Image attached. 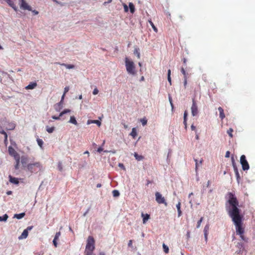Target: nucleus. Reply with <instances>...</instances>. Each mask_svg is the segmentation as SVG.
<instances>
[{
  "label": "nucleus",
  "mask_w": 255,
  "mask_h": 255,
  "mask_svg": "<svg viewBox=\"0 0 255 255\" xmlns=\"http://www.w3.org/2000/svg\"><path fill=\"white\" fill-rule=\"evenodd\" d=\"M176 208L177 209L178 211V216L179 217L182 215V211L181 210V202H179L176 205Z\"/></svg>",
  "instance_id": "obj_19"
},
{
  "label": "nucleus",
  "mask_w": 255,
  "mask_h": 255,
  "mask_svg": "<svg viewBox=\"0 0 255 255\" xmlns=\"http://www.w3.org/2000/svg\"><path fill=\"white\" fill-rule=\"evenodd\" d=\"M69 87H66L64 88V94H66V93H67L69 91Z\"/></svg>",
  "instance_id": "obj_49"
},
{
  "label": "nucleus",
  "mask_w": 255,
  "mask_h": 255,
  "mask_svg": "<svg viewBox=\"0 0 255 255\" xmlns=\"http://www.w3.org/2000/svg\"><path fill=\"white\" fill-rule=\"evenodd\" d=\"M9 181L11 183L17 184L19 183L18 179L15 177H12L11 176H9Z\"/></svg>",
  "instance_id": "obj_17"
},
{
  "label": "nucleus",
  "mask_w": 255,
  "mask_h": 255,
  "mask_svg": "<svg viewBox=\"0 0 255 255\" xmlns=\"http://www.w3.org/2000/svg\"><path fill=\"white\" fill-rule=\"evenodd\" d=\"M65 95V94H63V95H62V98H61V100L60 102L59 103V105H61V104H62V101L63 100L64 98Z\"/></svg>",
  "instance_id": "obj_57"
},
{
  "label": "nucleus",
  "mask_w": 255,
  "mask_h": 255,
  "mask_svg": "<svg viewBox=\"0 0 255 255\" xmlns=\"http://www.w3.org/2000/svg\"><path fill=\"white\" fill-rule=\"evenodd\" d=\"M187 84V78H184V86L185 88H186Z\"/></svg>",
  "instance_id": "obj_50"
},
{
  "label": "nucleus",
  "mask_w": 255,
  "mask_h": 255,
  "mask_svg": "<svg viewBox=\"0 0 255 255\" xmlns=\"http://www.w3.org/2000/svg\"><path fill=\"white\" fill-rule=\"evenodd\" d=\"M119 166L121 167V168H123L125 169L124 165V164L123 163H119Z\"/></svg>",
  "instance_id": "obj_61"
},
{
  "label": "nucleus",
  "mask_w": 255,
  "mask_h": 255,
  "mask_svg": "<svg viewBox=\"0 0 255 255\" xmlns=\"http://www.w3.org/2000/svg\"><path fill=\"white\" fill-rule=\"evenodd\" d=\"M191 110L192 115L193 116H196L198 115V106L194 99H192V105L191 108Z\"/></svg>",
  "instance_id": "obj_7"
},
{
  "label": "nucleus",
  "mask_w": 255,
  "mask_h": 255,
  "mask_svg": "<svg viewBox=\"0 0 255 255\" xmlns=\"http://www.w3.org/2000/svg\"><path fill=\"white\" fill-rule=\"evenodd\" d=\"M141 217L143 218V223L145 224L147 220L150 218V215L148 214H141Z\"/></svg>",
  "instance_id": "obj_14"
},
{
  "label": "nucleus",
  "mask_w": 255,
  "mask_h": 255,
  "mask_svg": "<svg viewBox=\"0 0 255 255\" xmlns=\"http://www.w3.org/2000/svg\"><path fill=\"white\" fill-rule=\"evenodd\" d=\"M33 228V226H28L26 229L24 230L21 235L18 237L19 240L26 239L28 235V231Z\"/></svg>",
  "instance_id": "obj_9"
},
{
  "label": "nucleus",
  "mask_w": 255,
  "mask_h": 255,
  "mask_svg": "<svg viewBox=\"0 0 255 255\" xmlns=\"http://www.w3.org/2000/svg\"><path fill=\"white\" fill-rule=\"evenodd\" d=\"M99 93V90L97 88H95L93 90V95H97Z\"/></svg>",
  "instance_id": "obj_47"
},
{
  "label": "nucleus",
  "mask_w": 255,
  "mask_h": 255,
  "mask_svg": "<svg viewBox=\"0 0 255 255\" xmlns=\"http://www.w3.org/2000/svg\"><path fill=\"white\" fill-rule=\"evenodd\" d=\"M126 69L128 73L131 75H135L136 71L135 70V66L132 61H130L128 58L125 60Z\"/></svg>",
  "instance_id": "obj_4"
},
{
  "label": "nucleus",
  "mask_w": 255,
  "mask_h": 255,
  "mask_svg": "<svg viewBox=\"0 0 255 255\" xmlns=\"http://www.w3.org/2000/svg\"><path fill=\"white\" fill-rule=\"evenodd\" d=\"M188 116V112L187 111H185L184 113V121L183 124L185 126V128H187V117Z\"/></svg>",
  "instance_id": "obj_20"
},
{
  "label": "nucleus",
  "mask_w": 255,
  "mask_h": 255,
  "mask_svg": "<svg viewBox=\"0 0 255 255\" xmlns=\"http://www.w3.org/2000/svg\"><path fill=\"white\" fill-rule=\"evenodd\" d=\"M162 247H163V249L164 252L166 254H168L169 253V248H168V247L164 243L163 244Z\"/></svg>",
  "instance_id": "obj_36"
},
{
  "label": "nucleus",
  "mask_w": 255,
  "mask_h": 255,
  "mask_svg": "<svg viewBox=\"0 0 255 255\" xmlns=\"http://www.w3.org/2000/svg\"><path fill=\"white\" fill-rule=\"evenodd\" d=\"M46 131L48 132V133H52L53 132L54 130V127H49L48 126H47L46 127Z\"/></svg>",
  "instance_id": "obj_31"
},
{
  "label": "nucleus",
  "mask_w": 255,
  "mask_h": 255,
  "mask_svg": "<svg viewBox=\"0 0 255 255\" xmlns=\"http://www.w3.org/2000/svg\"><path fill=\"white\" fill-rule=\"evenodd\" d=\"M155 200L158 204H163L165 206H167V203L166 202L165 199L162 195L158 192H156L155 193Z\"/></svg>",
  "instance_id": "obj_5"
},
{
  "label": "nucleus",
  "mask_w": 255,
  "mask_h": 255,
  "mask_svg": "<svg viewBox=\"0 0 255 255\" xmlns=\"http://www.w3.org/2000/svg\"><path fill=\"white\" fill-rule=\"evenodd\" d=\"M124 10H125V12H128V6L125 3L124 4Z\"/></svg>",
  "instance_id": "obj_45"
},
{
  "label": "nucleus",
  "mask_w": 255,
  "mask_h": 255,
  "mask_svg": "<svg viewBox=\"0 0 255 255\" xmlns=\"http://www.w3.org/2000/svg\"><path fill=\"white\" fill-rule=\"evenodd\" d=\"M233 129L232 128H230L228 130H227V133L228 134H229V135L232 138L233 137Z\"/></svg>",
  "instance_id": "obj_38"
},
{
  "label": "nucleus",
  "mask_w": 255,
  "mask_h": 255,
  "mask_svg": "<svg viewBox=\"0 0 255 255\" xmlns=\"http://www.w3.org/2000/svg\"><path fill=\"white\" fill-rule=\"evenodd\" d=\"M4 144H5V145H7V143H8V142H7V139H4Z\"/></svg>",
  "instance_id": "obj_64"
},
{
  "label": "nucleus",
  "mask_w": 255,
  "mask_h": 255,
  "mask_svg": "<svg viewBox=\"0 0 255 255\" xmlns=\"http://www.w3.org/2000/svg\"><path fill=\"white\" fill-rule=\"evenodd\" d=\"M61 235V233L60 232H57L55 235V237H54V239L55 240H58V238H59L60 236Z\"/></svg>",
  "instance_id": "obj_44"
},
{
  "label": "nucleus",
  "mask_w": 255,
  "mask_h": 255,
  "mask_svg": "<svg viewBox=\"0 0 255 255\" xmlns=\"http://www.w3.org/2000/svg\"><path fill=\"white\" fill-rule=\"evenodd\" d=\"M133 53H134V54H135L137 56V57L138 59L140 58V52H139V48H134Z\"/></svg>",
  "instance_id": "obj_24"
},
{
  "label": "nucleus",
  "mask_w": 255,
  "mask_h": 255,
  "mask_svg": "<svg viewBox=\"0 0 255 255\" xmlns=\"http://www.w3.org/2000/svg\"><path fill=\"white\" fill-rule=\"evenodd\" d=\"M28 161V158L26 156H22L21 157V162L23 166L24 167V165L27 163Z\"/></svg>",
  "instance_id": "obj_18"
},
{
  "label": "nucleus",
  "mask_w": 255,
  "mask_h": 255,
  "mask_svg": "<svg viewBox=\"0 0 255 255\" xmlns=\"http://www.w3.org/2000/svg\"><path fill=\"white\" fill-rule=\"evenodd\" d=\"M129 7L130 12L131 13H133L135 11V7H134V4L131 2H129Z\"/></svg>",
  "instance_id": "obj_22"
},
{
  "label": "nucleus",
  "mask_w": 255,
  "mask_h": 255,
  "mask_svg": "<svg viewBox=\"0 0 255 255\" xmlns=\"http://www.w3.org/2000/svg\"><path fill=\"white\" fill-rule=\"evenodd\" d=\"M103 150V148L102 147H100L97 149V152L100 153Z\"/></svg>",
  "instance_id": "obj_55"
},
{
  "label": "nucleus",
  "mask_w": 255,
  "mask_h": 255,
  "mask_svg": "<svg viewBox=\"0 0 255 255\" xmlns=\"http://www.w3.org/2000/svg\"><path fill=\"white\" fill-rule=\"evenodd\" d=\"M8 218L7 214H4L2 216H0V221H6Z\"/></svg>",
  "instance_id": "obj_34"
},
{
  "label": "nucleus",
  "mask_w": 255,
  "mask_h": 255,
  "mask_svg": "<svg viewBox=\"0 0 255 255\" xmlns=\"http://www.w3.org/2000/svg\"><path fill=\"white\" fill-rule=\"evenodd\" d=\"M4 131V130L3 129L2 127L0 125V133L2 134V132Z\"/></svg>",
  "instance_id": "obj_60"
},
{
  "label": "nucleus",
  "mask_w": 255,
  "mask_h": 255,
  "mask_svg": "<svg viewBox=\"0 0 255 255\" xmlns=\"http://www.w3.org/2000/svg\"><path fill=\"white\" fill-rule=\"evenodd\" d=\"M32 11V12L34 13V14L35 15H37L38 14V11L36 10H31Z\"/></svg>",
  "instance_id": "obj_58"
},
{
  "label": "nucleus",
  "mask_w": 255,
  "mask_h": 255,
  "mask_svg": "<svg viewBox=\"0 0 255 255\" xmlns=\"http://www.w3.org/2000/svg\"><path fill=\"white\" fill-rule=\"evenodd\" d=\"M128 246L130 248H132V241L129 240L128 243Z\"/></svg>",
  "instance_id": "obj_48"
},
{
  "label": "nucleus",
  "mask_w": 255,
  "mask_h": 255,
  "mask_svg": "<svg viewBox=\"0 0 255 255\" xmlns=\"http://www.w3.org/2000/svg\"><path fill=\"white\" fill-rule=\"evenodd\" d=\"M218 109L220 113V118L221 120H223L225 118V115L224 114L223 109L220 107Z\"/></svg>",
  "instance_id": "obj_15"
},
{
  "label": "nucleus",
  "mask_w": 255,
  "mask_h": 255,
  "mask_svg": "<svg viewBox=\"0 0 255 255\" xmlns=\"http://www.w3.org/2000/svg\"><path fill=\"white\" fill-rule=\"evenodd\" d=\"M27 169L30 173H36L38 172L41 171L42 168V165L41 163L38 161L33 163H30L25 166Z\"/></svg>",
  "instance_id": "obj_3"
},
{
  "label": "nucleus",
  "mask_w": 255,
  "mask_h": 255,
  "mask_svg": "<svg viewBox=\"0 0 255 255\" xmlns=\"http://www.w3.org/2000/svg\"><path fill=\"white\" fill-rule=\"evenodd\" d=\"M58 169L59 171H62L63 170V166L61 162H59L58 163Z\"/></svg>",
  "instance_id": "obj_42"
},
{
  "label": "nucleus",
  "mask_w": 255,
  "mask_h": 255,
  "mask_svg": "<svg viewBox=\"0 0 255 255\" xmlns=\"http://www.w3.org/2000/svg\"><path fill=\"white\" fill-rule=\"evenodd\" d=\"M228 196V202L231 206V208L228 211L229 215L235 225L237 234L240 236L242 240L247 242L248 239L244 236L245 228L242 222L243 217L240 215V209L238 208V201L232 193L229 192Z\"/></svg>",
  "instance_id": "obj_1"
},
{
  "label": "nucleus",
  "mask_w": 255,
  "mask_h": 255,
  "mask_svg": "<svg viewBox=\"0 0 255 255\" xmlns=\"http://www.w3.org/2000/svg\"><path fill=\"white\" fill-rule=\"evenodd\" d=\"M171 70L169 69L168 70V73H167V79L168 81L169 82L170 85H171Z\"/></svg>",
  "instance_id": "obj_32"
},
{
  "label": "nucleus",
  "mask_w": 255,
  "mask_h": 255,
  "mask_svg": "<svg viewBox=\"0 0 255 255\" xmlns=\"http://www.w3.org/2000/svg\"><path fill=\"white\" fill-rule=\"evenodd\" d=\"M56 241H57V240H55V239H54V240L53 241V243L55 247H57V243Z\"/></svg>",
  "instance_id": "obj_52"
},
{
  "label": "nucleus",
  "mask_w": 255,
  "mask_h": 255,
  "mask_svg": "<svg viewBox=\"0 0 255 255\" xmlns=\"http://www.w3.org/2000/svg\"><path fill=\"white\" fill-rule=\"evenodd\" d=\"M232 163H233V167H234V168L235 171V172H236V174L237 176H239V172H238V171L237 168V167H236V165H235V161H234V158H233V157H232Z\"/></svg>",
  "instance_id": "obj_26"
},
{
  "label": "nucleus",
  "mask_w": 255,
  "mask_h": 255,
  "mask_svg": "<svg viewBox=\"0 0 255 255\" xmlns=\"http://www.w3.org/2000/svg\"><path fill=\"white\" fill-rule=\"evenodd\" d=\"M230 152L229 151H227L226 152L225 157L227 158H228L230 157Z\"/></svg>",
  "instance_id": "obj_51"
},
{
  "label": "nucleus",
  "mask_w": 255,
  "mask_h": 255,
  "mask_svg": "<svg viewBox=\"0 0 255 255\" xmlns=\"http://www.w3.org/2000/svg\"><path fill=\"white\" fill-rule=\"evenodd\" d=\"M181 72L184 76V79L188 78V73L186 72L185 70L183 67H182L181 68Z\"/></svg>",
  "instance_id": "obj_29"
},
{
  "label": "nucleus",
  "mask_w": 255,
  "mask_h": 255,
  "mask_svg": "<svg viewBox=\"0 0 255 255\" xmlns=\"http://www.w3.org/2000/svg\"><path fill=\"white\" fill-rule=\"evenodd\" d=\"M183 62L184 64L185 65V66H186V58H183Z\"/></svg>",
  "instance_id": "obj_63"
},
{
  "label": "nucleus",
  "mask_w": 255,
  "mask_h": 255,
  "mask_svg": "<svg viewBox=\"0 0 255 255\" xmlns=\"http://www.w3.org/2000/svg\"><path fill=\"white\" fill-rule=\"evenodd\" d=\"M9 154L13 157L14 158L19 156V154L15 150V149L11 146H9L8 148Z\"/></svg>",
  "instance_id": "obj_10"
},
{
  "label": "nucleus",
  "mask_w": 255,
  "mask_h": 255,
  "mask_svg": "<svg viewBox=\"0 0 255 255\" xmlns=\"http://www.w3.org/2000/svg\"><path fill=\"white\" fill-rule=\"evenodd\" d=\"M130 135L134 138L137 136V132L136 128H133L132 129L131 132L130 133Z\"/></svg>",
  "instance_id": "obj_21"
},
{
  "label": "nucleus",
  "mask_w": 255,
  "mask_h": 255,
  "mask_svg": "<svg viewBox=\"0 0 255 255\" xmlns=\"http://www.w3.org/2000/svg\"><path fill=\"white\" fill-rule=\"evenodd\" d=\"M62 65L67 69H73L75 67V66L72 64H62Z\"/></svg>",
  "instance_id": "obj_33"
},
{
  "label": "nucleus",
  "mask_w": 255,
  "mask_h": 255,
  "mask_svg": "<svg viewBox=\"0 0 255 255\" xmlns=\"http://www.w3.org/2000/svg\"><path fill=\"white\" fill-rule=\"evenodd\" d=\"M112 193H113V195L114 197H118L120 195L119 192L117 190H113Z\"/></svg>",
  "instance_id": "obj_40"
},
{
  "label": "nucleus",
  "mask_w": 255,
  "mask_h": 255,
  "mask_svg": "<svg viewBox=\"0 0 255 255\" xmlns=\"http://www.w3.org/2000/svg\"><path fill=\"white\" fill-rule=\"evenodd\" d=\"M148 22L149 23L150 25L151 26L152 28H153V30L155 32H157L158 31V29L156 27V26L154 25V24H153V23L152 22V21L151 20H148Z\"/></svg>",
  "instance_id": "obj_27"
},
{
  "label": "nucleus",
  "mask_w": 255,
  "mask_h": 255,
  "mask_svg": "<svg viewBox=\"0 0 255 255\" xmlns=\"http://www.w3.org/2000/svg\"><path fill=\"white\" fill-rule=\"evenodd\" d=\"M70 123L75 125H77V121L75 119V118L74 117V116H72L70 117V121H69Z\"/></svg>",
  "instance_id": "obj_28"
},
{
  "label": "nucleus",
  "mask_w": 255,
  "mask_h": 255,
  "mask_svg": "<svg viewBox=\"0 0 255 255\" xmlns=\"http://www.w3.org/2000/svg\"><path fill=\"white\" fill-rule=\"evenodd\" d=\"M140 122L143 126H145L147 124V120L145 118H143L140 119Z\"/></svg>",
  "instance_id": "obj_41"
},
{
  "label": "nucleus",
  "mask_w": 255,
  "mask_h": 255,
  "mask_svg": "<svg viewBox=\"0 0 255 255\" xmlns=\"http://www.w3.org/2000/svg\"><path fill=\"white\" fill-rule=\"evenodd\" d=\"M15 160V164L14 166V168L15 169H18L19 166V163H20V156L18 157H17L16 158H14Z\"/></svg>",
  "instance_id": "obj_16"
},
{
  "label": "nucleus",
  "mask_w": 255,
  "mask_h": 255,
  "mask_svg": "<svg viewBox=\"0 0 255 255\" xmlns=\"http://www.w3.org/2000/svg\"><path fill=\"white\" fill-rule=\"evenodd\" d=\"M70 111H71L69 109H65L63 111H62V112L60 113V114H59V117H62L64 114L68 113H70Z\"/></svg>",
  "instance_id": "obj_37"
},
{
  "label": "nucleus",
  "mask_w": 255,
  "mask_h": 255,
  "mask_svg": "<svg viewBox=\"0 0 255 255\" xmlns=\"http://www.w3.org/2000/svg\"><path fill=\"white\" fill-rule=\"evenodd\" d=\"M210 229V226L209 224H207L204 229V234H208V232Z\"/></svg>",
  "instance_id": "obj_30"
},
{
  "label": "nucleus",
  "mask_w": 255,
  "mask_h": 255,
  "mask_svg": "<svg viewBox=\"0 0 255 255\" xmlns=\"http://www.w3.org/2000/svg\"><path fill=\"white\" fill-rule=\"evenodd\" d=\"M134 156L135 158V159L138 161L141 160L143 159V156H142V155H139L136 152H134Z\"/></svg>",
  "instance_id": "obj_23"
},
{
  "label": "nucleus",
  "mask_w": 255,
  "mask_h": 255,
  "mask_svg": "<svg viewBox=\"0 0 255 255\" xmlns=\"http://www.w3.org/2000/svg\"><path fill=\"white\" fill-rule=\"evenodd\" d=\"M36 86L37 83L36 82H31L25 87V89L26 90H31L34 89Z\"/></svg>",
  "instance_id": "obj_12"
},
{
  "label": "nucleus",
  "mask_w": 255,
  "mask_h": 255,
  "mask_svg": "<svg viewBox=\"0 0 255 255\" xmlns=\"http://www.w3.org/2000/svg\"><path fill=\"white\" fill-rule=\"evenodd\" d=\"M8 5L11 6L15 11H17V7L14 3L15 0H5Z\"/></svg>",
  "instance_id": "obj_11"
},
{
  "label": "nucleus",
  "mask_w": 255,
  "mask_h": 255,
  "mask_svg": "<svg viewBox=\"0 0 255 255\" xmlns=\"http://www.w3.org/2000/svg\"><path fill=\"white\" fill-rule=\"evenodd\" d=\"M15 128V125L13 124H11L10 125V128L9 129H13Z\"/></svg>",
  "instance_id": "obj_53"
},
{
  "label": "nucleus",
  "mask_w": 255,
  "mask_h": 255,
  "mask_svg": "<svg viewBox=\"0 0 255 255\" xmlns=\"http://www.w3.org/2000/svg\"><path fill=\"white\" fill-rule=\"evenodd\" d=\"M237 247L240 249V252L243 251L244 247L242 243H238Z\"/></svg>",
  "instance_id": "obj_35"
},
{
  "label": "nucleus",
  "mask_w": 255,
  "mask_h": 255,
  "mask_svg": "<svg viewBox=\"0 0 255 255\" xmlns=\"http://www.w3.org/2000/svg\"><path fill=\"white\" fill-rule=\"evenodd\" d=\"M25 215V213H22L18 214H15L14 216V217H15L18 219H20L22 218L23 217H24Z\"/></svg>",
  "instance_id": "obj_25"
},
{
  "label": "nucleus",
  "mask_w": 255,
  "mask_h": 255,
  "mask_svg": "<svg viewBox=\"0 0 255 255\" xmlns=\"http://www.w3.org/2000/svg\"><path fill=\"white\" fill-rule=\"evenodd\" d=\"M37 143H38V145L40 147L42 148V145L43 144V140L41 139L38 138V139H37Z\"/></svg>",
  "instance_id": "obj_39"
},
{
  "label": "nucleus",
  "mask_w": 255,
  "mask_h": 255,
  "mask_svg": "<svg viewBox=\"0 0 255 255\" xmlns=\"http://www.w3.org/2000/svg\"><path fill=\"white\" fill-rule=\"evenodd\" d=\"M169 101L170 102L172 109H173V104L172 103V98H171V96H169Z\"/></svg>",
  "instance_id": "obj_46"
},
{
  "label": "nucleus",
  "mask_w": 255,
  "mask_h": 255,
  "mask_svg": "<svg viewBox=\"0 0 255 255\" xmlns=\"http://www.w3.org/2000/svg\"><path fill=\"white\" fill-rule=\"evenodd\" d=\"M112 1V0H109L108 1H105L104 3V5H106V4L107 3H110Z\"/></svg>",
  "instance_id": "obj_62"
},
{
  "label": "nucleus",
  "mask_w": 255,
  "mask_h": 255,
  "mask_svg": "<svg viewBox=\"0 0 255 255\" xmlns=\"http://www.w3.org/2000/svg\"><path fill=\"white\" fill-rule=\"evenodd\" d=\"M203 217H201L200 219L198 221L197 225V228H198L200 227L201 224L202 222L203 221Z\"/></svg>",
  "instance_id": "obj_43"
},
{
  "label": "nucleus",
  "mask_w": 255,
  "mask_h": 255,
  "mask_svg": "<svg viewBox=\"0 0 255 255\" xmlns=\"http://www.w3.org/2000/svg\"><path fill=\"white\" fill-rule=\"evenodd\" d=\"M2 134H3L4 136V139H7V134L5 131L2 132Z\"/></svg>",
  "instance_id": "obj_54"
},
{
  "label": "nucleus",
  "mask_w": 255,
  "mask_h": 255,
  "mask_svg": "<svg viewBox=\"0 0 255 255\" xmlns=\"http://www.w3.org/2000/svg\"><path fill=\"white\" fill-rule=\"evenodd\" d=\"M191 128L192 130H195L196 129V127L194 126L193 125H192L191 126Z\"/></svg>",
  "instance_id": "obj_59"
},
{
  "label": "nucleus",
  "mask_w": 255,
  "mask_h": 255,
  "mask_svg": "<svg viewBox=\"0 0 255 255\" xmlns=\"http://www.w3.org/2000/svg\"><path fill=\"white\" fill-rule=\"evenodd\" d=\"M91 124H96L98 127L101 125V122L99 120H88L87 124L90 125Z\"/></svg>",
  "instance_id": "obj_13"
},
{
  "label": "nucleus",
  "mask_w": 255,
  "mask_h": 255,
  "mask_svg": "<svg viewBox=\"0 0 255 255\" xmlns=\"http://www.w3.org/2000/svg\"><path fill=\"white\" fill-rule=\"evenodd\" d=\"M60 117L59 116L58 117H56L55 116H53L52 117V119H54V120H59L60 119Z\"/></svg>",
  "instance_id": "obj_56"
},
{
  "label": "nucleus",
  "mask_w": 255,
  "mask_h": 255,
  "mask_svg": "<svg viewBox=\"0 0 255 255\" xmlns=\"http://www.w3.org/2000/svg\"><path fill=\"white\" fill-rule=\"evenodd\" d=\"M95 241L92 236H89L86 246V248L84 251L85 255H92L93 251L95 249Z\"/></svg>",
  "instance_id": "obj_2"
},
{
  "label": "nucleus",
  "mask_w": 255,
  "mask_h": 255,
  "mask_svg": "<svg viewBox=\"0 0 255 255\" xmlns=\"http://www.w3.org/2000/svg\"><path fill=\"white\" fill-rule=\"evenodd\" d=\"M240 162L242 166V168L244 170H247L249 169V164L246 160V157L245 155H242L240 158Z\"/></svg>",
  "instance_id": "obj_6"
},
{
  "label": "nucleus",
  "mask_w": 255,
  "mask_h": 255,
  "mask_svg": "<svg viewBox=\"0 0 255 255\" xmlns=\"http://www.w3.org/2000/svg\"><path fill=\"white\" fill-rule=\"evenodd\" d=\"M19 6L21 9L29 11L32 10L31 6L24 0H19Z\"/></svg>",
  "instance_id": "obj_8"
}]
</instances>
